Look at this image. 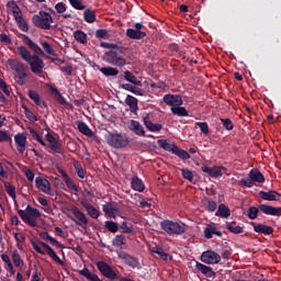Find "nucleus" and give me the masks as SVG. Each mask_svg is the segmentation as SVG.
I'll use <instances>...</instances> for the list:
<instances>
[{
  "mask_svg": "<svg viewBox=\"0 0 281 281\" xmlns=\"http://www.w3.org/2000/svg\"><path fill=\"white\" fill-rule=\"evenodd\" d=\"M99 71L101 74H103V76L106 77H113V76H117L120 74V70H117V68H113V67H102L99 69Z\"/></svg>",
  "mask_w": 281,
  "mask_h": 281,
  "instance_id": "obj_44",
  "label": "nucleus"
},
{
  "mask_svg": "<svg viewBox=\"0 0 281 281\" xmlns=\"http://www.w3.org/2000/svg\"><path fill=\"white\" fill-rule=\"evenodd\" d=\"M32 23L40 30H52L54 18L52 16V13L47 11H40L38 14L33 15Z\"/></svg>",
  "mask_w": 281,
  "mask_h": 281,
  "instance_id": "obj_8",
  "label": "nucleus"
},
{
  "mask_svg": "<svg viewBox=\"0 0 281 281\" xmlns=\"http://www.w3.org/2000/svg\"><path fill=\"white\" fill-rule=\"evenodd\" d=\"M143 122L146 128L150 131V133H159V131L164 128V125L159 123H153L148 116L144 117Z\"/></svg>",
  "mask_w": 281,
  "mask_h": 281,
  "instance_id": "obj_29",
  "label": "nucleus"
},
{
  "mask_svg": "<svg viewBox=\"0 0 281 281\" xmlns=\"http://www.w3.org/2000/svg\"><path fill=\"white\" fill-rule=\"evenodd\" d=\"M22 109L24 111V115L25 117H27V120H30V122H38V117L35 115L34 112H32L30 110V108H27V105H25L24 103L22 104Z\"/></svg>",
  "mask_w": 281,
  "mask_h": 281,
  "instance_id": "obj_45",
  "label": "nucleus"
},
{
  "mask_svg": "<svg viewBox=\"0 0 281 281\" xmlns=\"http://www.w3.org/2000/svg\"><path fill=\"white\" fill-rule=\"evenodd\" d=\"M24 212L30 216V218H41V212L37 209L32 207L30 204H27Z\"/></svg>",
  "mask_w": 281,
  "mask_h": 281,
  "instance_id": "obj_46",
  "label": "nucleus"
},
{
  "mask_svg": "<svg viewBox=\"0 0 281 281\" xmlns=\"http://www.w3.org/2000/svg\"><path fill=\"white\" fill-rule=\"evenodd\" d=\"M40 238H42V240H48L50 245L57 247L58 249L63 247V245H60V241L56 240V238L52 237V235H49L47 232L40 233Z\"/></svg>",
  "mask_w": 281,
  "mask_h": 281,
  "instance_id": "obj_38",
  "label": "nucleus"
},
{
  "mask_svg": "<svg viewBox=\"0 0 281 281\" xmlns=\"http://www.w3.org/2000/svg\"><path fill=\"white\" fill-rule=\"evenodd\" d=\"M105 142L108 146H111V148L122 149L126 148L128 144H131V138H128V135L126 134L110 132L105 136Z\"/></svg>",
  "mask_w": 281,
  "mask_h": 281,
  "instance_id": "obj_5",
  "label": "nucleus"
},
{
  "mask_svg": "<svg viewBox=\"0 0 281 281\" xmlns=\"http://www.w3.org/2000/svg\"><path fill=\"white\" fill-rule=\"evenodd\" d=\"M18 214H19L20 218H22V221L24 223H26V225H30L31 227H36V220L33 217H30V215H27V213H25V211L19 210Z\"/></svg>",
  "mask_w": 281,
  "mask_h": 281,
  "instance_id": "obj_37",
  "label": "nucleus"
},
{
  "mask_svg": "<svg viewBox=\"0 0 281 281\" xmlns=\"http://www.w3.org/2000/svg\"><path fill=\"white\" fill-rule=\"evenodd\" d=\"M83 19L86 21V23H95V11L91 10V9H86L83 11Z\"/></svg>",
  "mask_w": 281,
  "mask_h": 281,
  "instance_id": "obj_42",
  "label": "nucleus"
},
{
  "mask_svg": "<svg viewBox=\"0 0 281 281\" xmlns=\"http://www.w3.org/2000/svg\"><path fill=\"white\" fill-rule=\"evenodd\" d=\"M172 115H178V117H188L190 113L188 110L181 105H176L170 109Z\"/></svg>",
  "mask_w": 281,
  "mask_h": 281,
  "instance_id": "obj_39",
  "label": "nucleus"
},
{
  "mask_svg": "<svg viewBox=\"0 0 281 281\" xmlns=\"http://www.w3.org/2000/svg\"><path fill=\"white\" fill-rule=\"evenodd\" d=\"M0 142H12V138L8 134V132L0 130Z\"/></svg>",
  "mask_w": 281,
  "mask_h": 281,
  "instance_id": "obj_61",
  "label": "nucleus"
},
{
  "mask_svg": "<svg viewBox=\"0 0 281 281\" xmlns=\"http://www.w3.org/2000/svg\"><path fill=\"white\" fill-rule=\"evenodd\" d=\"M82 207H85L87 214L90 216V218H100V210L95 209L93 204L87 203L85 201L80 202Z\"/></svg>",
  "mask_w": 281,
  "mask_h": 281,
  "instance_id": "obj_27",
  "label": "nucleus"
},
{
  "mask_svg": "<svg viewBox=\"0 0 281 281\" xmlns=\"http://www.w3.org/2000/svg\"><path fill=\"white\" fill-rule=\"evenodd\" d=\"M35 186L37 190L44 192V194H49L52 192V183H49V180L43 177H37L35 179Z\"/></svg>",
  "mask_w": 281,
  "mask_h": 281,
  "instance_id": "obj_19",
  "label": "nucleus"
},
{
  "mask_svg": "<svg viewBox=\"0 0 281 281\" xmlns=\"http://www.w3.org/2000/svg\"><path fill=\"white\" fill-rule=\"evenodd\" d=\"M102 211L108 218H117V207L113 206L112 203L108 202L102 205Z\"/></svg>",
  "mask_w": 281,
  "mask_h": 281,
  "instance_id": "obj_26",
  "label": "nucleus"
},
{
  "mask_svg": "<svg viewBox=\"0 0 281 281\" xmlns=\"http://www.w3.org/2000/svg\"><path fill=\"white\" fill-rule=\"evenodd\" d=\"M23 43L31 49L32 53L27 50V47L25 46H19L18 47V55L27 63L30 66V69L32 74H35V76H40V74H43V69H45V61L41 58V56H45V52H43V48L38 46V44L34 43L32 38L27 35H22Z\"/></svg>",
  "mask_w": 281,
  "mask_h": 281,
  "instance_id": "obj_1",
  "label": "nucleus"
},
{
  "mask_svg": "<svg viewBox=\"0 0 281 281\" xmlns=\"http://www.w3.org/2000/svg\"><path fill=\"white\" fill-rule=\"evenodd\" d=\"M131 186L136 192H144L146 190V186H144V181L139 177H133Z\"/></svg>",
  "mask_w": 281,
  "mask_h": 281,
  "instance_id": "obj_35",
  "label": "nucleus"
},
{
  "mask_svg": "<svg viewBox=\"0 0 281 281\" xmlns=\"http://www.w3.org/2000/svg\"><path fill=\"white\" fill-rule=\"evenodd\" d=\"M105 228L108 232H111L112 234H115L120 229V225L113 221H106L105 222Z\"/></svg>",
  "mask_w": 281,
  "mask_h": 281,
  "instance_id": "obj_51",
  "label": "nucleus"
},
{
  "mask_svg": "<svg viewBox=\"0 0 281 281\" xmlns=\"http://www.w3.org/2000/svg\"><path fill=\"white\" fill-rule=\"evenodd\" d=\"M130 131L138 137H146V131L144 130V125L140 124L138 121L131 120L128 124Z\"/></svg>",
  "mask_w": 281,
  "mask_h": 281,
  "instance_id": "obj_20",
  "label": "nucleus"
},
{
  "mask_svg": "<svg viewBox=\"0 0 281 281\" xmlns=\"http://www.w3.org/2000/svg\"><path fill=\"white\" fill-rule=\"evenodd\" d=\"M250 225H252L254 232H256V234H263V236H271V234H273L272 226L256 224L255 222H251Z\"/></svg>",
  "mask_w": 281,
  "mask_h": 281,
  "instance_id": "obj_23",
  "label": "nucleus"
},
{
  "mask_svg": "<svg viewBox=\"0 0 281 281\" xmlns=\"http://www.w3.org/2000/svg\"><path fill=\"white\" fill-rule=\"evenodd\" d=\"M213 236H218V238L223 237V233L218 231L214 224H207L206 227L204 228V237L210 240Z\"/></svg>",
  "mask_w": 281,
  "mask_h": 281,
  "instance_id": "obj_25",
  "label": "nucleus"
},
{
  "mask_svg": "<svg viewBox=\"0 0 281 281\" xmlns=\"http://www.w3.org/2000/svg\"><path fill=\"white\" fill-rule=\"evenodd\" d=\"M126 37L132 38V41H142V38H146V32L137 31L135 29H127Z\"/></svg>",
  "mask_w": 281,
  "mask_h": 281,
  "instance_id": "obj_28",
  "label": "nucleus"
},
{
  "mask_svg": "<svg viewBox=\"0 0 281 281\" xmlns=\"http://www.w3.org/2000/svg\"><path fill=\"white\" fill-rule=\"evenodd\" d=\"M125 104H127V106H130V111L131 113H137V111H139V106L137 105V98L127 94L126 99H125Z\"/></svg>",
  "mask_w": 281,
  "mask_h": 281,
  "instance_id": "obj_30",
  "label": "nucleus"
},
{
  "mask_svg": "<svg viewBox=\"0 0 281 281\" xmlns=\"http://www.w3.org/2000/svg\"><path fill=\"white\" fill-rule=\"evenodd\" d=\"M41 45L45 54H48V56H56V50H54V47H52V44H49V42L47 41L41 42Z\"/></svg>",
  "mask_w": 281,
  "mask_h": 281,
  "instance_id": "obj_48",
  "label": "nucleus"
},
{
  "mask_svg": "<svg viewBox=\"0 0 281 281\" xmlns=\"http://www.w3.org/2000/svg\"><path fill=\"white\" fill-rule=\"evenodd\" d=\"M74 168L76 170L77 177H79V179H85L86 172L85 169H82V165L80 162H75Z\"/></svg>",
  "mask_w": 281,
  "mask_h": 281,
  "instance_id": "obj_52",
  "label": "nucleus"
},
{
  "mask_svg": "<svg viewBox=\"0 0 281 281\" xmlns=\"http://www.w3.org/2000/svg\"><path fill=\"white\" fill-rule=\"evenodd\" d=\"M8 65L15 71L14 80L16 85L23 87V85H25V78L29 76L25 65L16 59H8Z\"/></svg>",
  "mask_w": 281,
  "mask_h": 281,
  "instance_id": "obj_6",
  "label": "nucleus"
},
{
  "mask_svg": "<svg viewBox=\"0 0 281 281\" xmlns=\"http://www.w3.org/2000/svg\"><path fill=\"white\" fill-rule=\"evenodd\" d=\"M215 216H220L221 218H229L232 216V211L225 204H220L217 211L215 212Z\"/></svg>",
  "mask_w": 281,
  "mask_h": 281,
  "instance_id": "obj_34",
  "label": "nucleus"
},
{
  "mask_svg": "<svg viewBox=\"0 0 281 281\" xmlns=\"http://www.w3.org/2000/svg\"><path fill=\"white\" fill-rule=\"evenodd\" d=\"M4 189L7 194L13 199V201H16V187H14L12 183L5 181L4 182Z\"/></svg>",
  "mask_w": 281,
  "mask_h": 281,
  "instance_id": "obj_43",
  "label": "nucleus"
},
{
  "mask_svg": "<svg viewBox=\"0 0 281 281\" xmlns=\"http://www.w3.org/2000/svg\"><path fill=\"white\" fill-rule=\"evenodd\" d=\"M158 146H160L162 150H167V153H172V155H177V157H179V159H182V161H187V159H190V155L188 151L179 148V146L166 139H159Z\"/></svg>",
  "mask_w": 281,
  "mask_h": 281,
  "instance_id": "obj_10",
  "label": "nucleus"
},
{
  "mask_svg": "<svg viewBox=\"0 0 281 281\" xmlns=\"http://www.w3.org/2000/svg\"><path fill=\"white\" fill-rule=\"evenodd\" d=\"M201 170L209 175V177H212V179H218V177H223V170H225V167H207V165L204 164L202 165Z\"/></svg>",
  "mask_w": 281,
  "mask_h": 281,
  "instance_id": "obj_16",
  "label": "nucleus"
},
{
  "mask_svg": "<svg viewBox=\"0 0 281 281\" xmlns=\"http://www.w3.org/2000/svg\"><path fill=\"white\" fill-rule=\"evenodd\" d=\"M195 269L198 271H201L202 274L205 276V278H216V272L210 266H205V265L196 261L195 262Z\"/></svg>",
  "mask_w": 281,
  "mask_h": 281,
  "instance_id": "obj_24",
  "label": "nucleus"
},
{
  "mask_svg": "<svg viewBox=\"0 0 281 281\" xmlns=\"http://www.w3.org/2000/svg\"><path fill=\"white\" fill-rule=\"evenodd\" d=\"M65 183L67 188H69V190H74V192H78V187L76 186V182L71 180V178H69L68 180H65Z\"/></svg>",
  "mask_w": 281,
  "mask_h": 281,
  "instance_id": "obj_60",
  "label": "nucleus"
},
{
  "mask_svg": "<svg viewBox=\"0 0 281 281\" xmlns=\"http://www.w3.org/2000/svg\"><path fill=\"white\" fill-rule=\"evenodd\" d=\"M78 131L82 133V135H87V137H93V131L89 128V125L87 123L79 121L77 123Z\"/></svg>",
  "mask_w": 281,
  "mask_h": 281,
  "instance_id": "obj_41",
  "label": "nucleus"
},
{
  "mask_svg": "<svg viewBox=\"0 0 281 281\" xmlns=\"http://www.w3.org/2000/svg\"><path fill=\"white\" fill-rule=\"evenodd\" d=\"M121 229H123V234H133V227L126 225V222L121 224Z\"/></svg>",
  "mask_w": 281,
  "mask_h": 281,
  "instance_id": "obj_64",
  "label": "nucleus"
},
{
  "mask_svg": "<svg viewBox=\"0 0 281 281\" xmlns=\"http://www.w3.org/2000/svg\"><path fill=\"white\" fill-rule=\"evenodd\" d=\"M55 9L58 12V14H63L64 12H67V4H65V2H58L55 5Z\"/></svg>",
  "mask_w": 281,
  "mask_h": 281,
  "instance_id": "obj_59",
  "label": "nucleus"
},
{
  "mask_svg": "<svg viewBox=\"0 0 281 281\" xmlns=\"http://www.w3.org/2000/svg\"><path fill=\"white\" fill-rule=\"evenodd\" d=\"M103 60L112 67H126V58L117 50H109L104 53Z\"/></svg>",
  "mask_w": 281,
  "mask_h": 281,
  "instance_id": "obj_11",
  "label": "nucleus"
},
{
  "mask_svg": "<svg viewBox=\"0 0 281 281\" xmlns=\"http://www.w3.org/2000/svg\"><path fill=\"white\" fill-rule=\"evenodd\" d=\"M97 268L100 271V273H102V276L108 280L115 281L119 280L120 278L117 277V272H115V270H113V268L104 261H98Z\"/></svg>",
  "mask_w": 281,
  "mask_h": 281,
  "instance_id": "obj_14",
  "label": "nucleus"
},
{
  "mask_svg": "<svg viewBox=\"0 0 281 281\" xmlns=\"http://www.w3.org/2000/svg\"><path fill=\"white\" fill-rule=\"evenodd\" d=\"M265 175L261 173L260 169L254 168L249 171L247 178H241L239 180V186L245 188H254L256 183H265Z\"/></svg>",
  "mask_w": 281,
  "mask_h": 281,
  "instance_id": "obj_9",
  "label": "nucleus"
},
{
  "mask_svg": "<svg viewBox=\"0 0 281 281\" xmlns=\"http://www.w3.org/2000/svg\"><path fill=\"white\" fill-rule=\"evenodd\" d=\"M12 260L13 265L15 267H23L25 263L23 262V259H21V255L19 254V250H14L12 254Z\"/></svg>",
  "mask_w": 281,
  "mask_h": 281,
  "instance_id": "obj_49",
  "label": "nucleus"
},
{
  "mask_svg": "<svg viewBox=\"0 0 281 281\" xmlns=\"http://www.w3.org/2000/svg\"><path fill=\"white\" fill-rule=\"evenodd\" d=\"M31 245H32L33 249H35L37 251V254H41V256H45V254H47V256H49V258H52V260H54V262H57V265L65 267V262L63 260H60V257H58L56 251H54V248L52 246H49L48 244H45V241H40V245L43 248H41V246H38V244L35 240H31ZM43 249H45V250H43Z\"/></svg>",
  "mask_w": 281,
  "mask_h": 281,
  "instance_id": "obj_7",
  "label": "nucleus"
},
{
  "mask_svg": "<svg viewBox=\"0 0 281 281\" xmlns=\"http://www.w3.org/2000/svg\"><path fill=\"white\" fill-rule=\"evenodd\" d=\"M79 276H83V278H87L89 281H102L98 274L90 271L89 268H83L82 270H77Z\"/></svg>",
  "mask_w": 281,
  "mask_h": 281,
  "instance_id": "obj_31",
  "label": "nucleus"
},
{
  "mask_svg": "<svg viewBox=\"0 0 281 281\" xmlns=\"http://www.w3.org/2000/svg\"><path fill=\"white\" fill-rule=\"evenodd\" d=\"M195 126H199L203 135H210V125H207V122H196Z\"/></svg>",
  "mask_w": 281,
  "mask_h": 281,
  "instance_id": "obj_53",
  "label": "nucleus"
},
{
  "mask_svg": "<svg viewBox=\"0 0 281 281\" xmlns=\"http://www.w3.org/2000/svg\"><path fill=\"white\" fill-rule=\"evenodd\" d=\"M226 229L231 232V234H244L245 226H238L236 222H227L225 225Z\"/></svg>",
  "mask_w": 281,
  "mask_h": 281,
  "instance_id": "obj_32",
  "label": "nucleus"
},
{
  "mask_svg": "<svg viewBox=\"0 0 281 281\" xmlns=\"http://www.w3.org/2000/svg\"><path fill=\"white\" fill-rule=\"evenodd\" d=\"M50 91H52V94L54 95L55 100L59 104H67V100L65 99V97H63V94L60 93V91L58 89L52 88Z\"/></svg>",
  "mask_w": 281,
  "mask_h": 281,
  "instance_id": "obj_47",
  "label": "nucleus"
},
{
  "mask_svg": "<svg viewBox=\"0 0 281 281\" xmlns=\"http://www.w3.org/2000/svg\"><path fill=\"white\" fill-rule=\"evenodd\" d=\"M9 8L12 9L13 18L15 23L18 24L19 29L22 32H29L30 26L27 25V22H25V19H23V13L21 12V9L19 8V4L16 2L11 1L8 2Z\"/></svg>",
  "mask_w": 281,
  "mask_h": 281,
  "instance_id": "obj_12",
  "label": "nucleus"
},
{
  "mask_svg": "<svg viewBox=\"0 0 281 281\" xmlns=\"http://www.w3.org/2000/svg\"><path fill=\"white\" fill-rule=\"evenodd\" d=\"M202 205L204 210H206V212H216V207H218V205L216 204V201L210 198H204L202 200Z\"/></svg>",
  "mask_w": 281,
  "mask_h": 281,
  "instance_id": "obj_33",
  "label": "nucleus"
},
{
  "mask_svg": "<svg viewBox=\"0 0 281 281\" xmlns=\"http://www.w3.org/2000/svg\"><path fill=\"white\" fill-rule=\"evenodd\" d=\"M14 238L16 243H21V245H25V235H23L22 233H15Z\"/></svg>",
  "mask_w": 281,
  "mask_h": 281,
  "instance_id": "obj_63",
  "label": "nucleus"
},
{
  "mask_svg": "<svg viewBox=\"0 0 281 281\" xmlns=\"http://www.w3.org/2000/svg\"><path fill=\"white\" fill-rule=\"evenodd\" d=\"M14 142L18 153L23 155V153H25V145L27 144V136H25V134L19 133L14 136Z\"/></svg>",
  "mask_w": 281,
  "mask_h": 281,
  "instance_id": "obj_22",
  "label": "nucleus"
},
{
  "mask_svg": "<svg viewBox=\"0 0 281 281\" xmlns=\"http://www.w3.org/2000/svg\"><path fill=\"white\" fill-rule=\"evenodd\" d=\"M27 95L33 100L35 104L38 103V101L41 100V95L34 90H29Z\"/></svg>",
  "mask_w": 281,
  "mask_h": 281,
  "instance_id": "obj_57",
  "label": "nucleus"
},
{
  "mask_svg": "<svg viewBox=\"0 0 281 281\" xmlns=\"http://www.w3.org/2000/svg\"><path fill=\"white\" fill-rule=\"evenodd\" d=\"M124 80H126V82H131V85H135V87H142V80H138L137 77H135V75H133V72H131V70H126L124 72Z\"/></svg>",
  "mask_w": 281,
  "mask_h": 281,
  "instance_id": "obj_36",
  "label": "nucleus"
},
{
  "mask_svg": "<svg viewBox=\"0 0 281 281\" xmlns=\"http://www.w3.org/2000/svg\"><path fill=\"white\" fill-rule=\"evenodd\" d=\"M74 38L77 41V43H80V45H87L88 43L87 33L81 30L74 32Z\"/></svg>",
  "mask_w": 281,
  "mask_h": 281,
  "instance_id": "obj_40",
  "label": "nucleus"
},
{
  "mask_svg": "<svg viewBox=\"0 0 281 281\" xmlns=\"http://www.w3.org/2000/svg\"><path fill=\"white\" fill-rule=\"evenodd\" d=\"M165 104H168V106H183V98L179 94H165L162 98Z\"/></svg>",
  "mask_w": 281,
  "mask_h": 281,
  "instance_id": "obj_18",
  "label": "nucleus"
},
{
  "mask_svg": "<svg viewBox=\"0 0 281 281\" xmlns=\"http://www.w3.org/2000/svg\"><path fill=\"white\" fill-rule=\"evenodd\" d=\"M71 215H68V218H70V221H74V223H76V225H78L79 227H82V229H87V225H89V220L87 218V215H85V213H82L80 211V209H78V206L74 205L70 210Z\"/></svg>",
  "mask_w": 281,
  "mask_h": 281,
  "instance_id": "obj_13",
  "label": "nucleus"
},
{
  "mask_svg": "<svg viewBox=\"0 0 281 281\" xmlns=\"http://www.w3.org/2000/svg\"><path fill=\"white\" fill-rule=\"evenodd\" d=\"M0 89L3 91L4 95H10V90H8V83L3 79H0Z\"/></svg>",
  "mask_w": 281,
  "mask_h": 281,
  "instance_id": "obj_62",
  "label": "nucleus"
},
{
  "mask_svg": "<svg viewBox=\"0 0 281 281\" xmlns=\"http://www.w3.org/2000/svg\"><path fill=\"white\" fill-rule=\"evenodd\" d=\"M258 194L262 201H279L281 199V193L276 190L259 191Z\"/></svg>",
  "mask_w": 281,
  "mask_h": 281,
  "instance_id": "obj_21",
  "label": "nucleus"
},
{
  "mask_svg": "<svg viewBox=\"0 0 281 281\" xmlns=\"http://www.w3.org/2000/svg\"><path fill=\"white\" fill-rule=\"evenodd\" d=\"M29 132L32 139H34L35 142H38L41 146H44L45 148H49L48 153H53V154L63 153V144H60V140H58V138H56V136H54L52 133H47L45 135L46 142H48V145H47V143H45V140L43 139V137H41V134H38L36 130H34L33 127H29Z\"/></svg>",
  "mask_w": 281,
  "mask_h": 281,
  "instance_id": "obj_2",
  "label": "nucleus"
},
{
  "mask_svg": "<svg viewBox=\"0 0 281 281\" xmlns=\"http://www.w3.org/2000/svg\"><path fill=\"white\" fill-rule=\"evenodd\" d=\"M220 122L223 124L226 131H234V123L229 119H220Z\"/></svg>",
  "mask_w": 281,
  "mask_h": 281,
  "instance_id": "obj_54",
  "label": "nucleus"
},
{
  "mask_svg": "<svg viewBox=\"0 0 281 281\" xmlns=\"http://www.w3.org/2000/svg\"><path fill=\"white\" fill-rule=\"evenodd\" d=\"M181 173L183 179H187V181H192L194 179V173L188 168L181 169Z\"/></svg>",
  "mask_w": 281,
  "mask_h": 281,
  "instance_id": "obj_56",
  "label": "nucleus"
},
{
  "mask_svg": "<svg viewBox=\"0 0 281 281\" xmlns=\"http://www.w3.org/2000/svg\"><path fill=\"white\" fill-rule=\"evenodd\" d=\"M117 257L120 260H123L127 267H131L132 269H137L139 267V260L125 251H117Z\"/></svg>",
  "mask_w": 281,
  "mask_h": 281,
  "instance_id": "obj_17",
  "label": "nucleus"
},
{
  "mask_svg": "<svg viewBox=\"0 0 281 281\" xmlns=\"http://www.w3.org/2000/svg\"><path fill=\"white\" fill-rule=\"evenodd\" d=\"M112 245L122 249V246L126 245V237H124V235H116L112 240Z\"/></svg>",
  "mask_w": 281,
  "mask_h": 281,
  "instance_id": "obj_50",
  "label": "nucleus"
},
{
  "mask_svg": "<svg viewBox=\"0 0 281 281\" xmlns=\"http://www.w3.org/2000/svg\"><path fill=\"white\" fill-rule=\"evenodd\" d=\"M70 5L75 8V10H85L87 5L82 4V1L80 0H68Z\"/></svg>",
  "mask_w": 281,
  "mask_h": 281,
  "instance_id": "obj_55",
  "label": "nucleus"
},
{
  "mask_svg": "<svg viewBox=\"0 0 281 281\" xmlns=\"http://www.w3.org/2000/svg\"><path fill=\"white\" fill-rule=\"evenodd\" d=\"M201 262H204V265H218L221 255L214 250H206L201 255Z\"/></svg>",
  "mask_w": 281,
  "mask_h": 281,
  "instance_id": "obj_15",
  "label": "nucleus"
},
{
  "mask_svg": "<svg viewBox=\"0 0 281 281\" xmlns=\"http://www.w3.org/2000/svg\"><path fill=\"white\" fill-rule=\"evenodd\" d=\"M258 212L267 216H281V206H271L269 204H259L258 207L250 206L248 209V218L256 221V218H258Z\"/></svg>",
  "mask_w": 281,
  "mask_h": 281,
  "instance_id": "obj_4",
  "label": "nucleus"
},
{
  "mask_svg": "<svg viewBox=\"0 0 281 281\" xmlns=\"http://www.w3.org/2000/svg\"><path fill=\"white\" fill-rule=\"evenodd\" d=\"M95 36H97V38L106 40V38H109V32L104 29H99L95 31Z\"/></svg>",
  "mask_w": 281,
  "mask_h": 281,
  "instance_id": "obj_58",
  "label": "nucleus"
},
{
  "mask_svg": "<svg viewBox=\"0 0 281 281\" xmlns=\"http://www.w3.org/2000/svg\"><path fill=\"white\" fill-rule=\"evenodd\" d=\"M160 229L168 236H182L188 232V226L181 221L164 220L160 222Z\"/></svg>",
  "mask_w": 281,
  "mask_h": 281,
  "instance_id": "obj_3",
  "label": "nucleus"
}]
</instances>
